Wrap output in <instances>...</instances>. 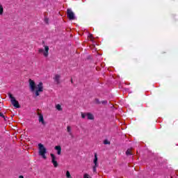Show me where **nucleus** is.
<instances>
[{
  "instance_id": "1",
  "label": "nucleus",
  "mask_w": 178,
  "mask_h": 178,
  "mask_svg": "<svg viewBox=\"0 0 178 178\" xmlns=\"http://www.w3.org/2000/svg\"><path fill=\"white\" fill-rule=\"evenodd\" d=\"M29 87L32 92L35 91V95L36 97L40 95V92H42L44 91V86L42 82H40L38 85H35V82L34 81L29 79Z\"/></svg>"
},
{
  "instance_id": "2",
  "label": "nucleus",
  "mask_w": 178,
  "mask_h": 178,
  "mask_svg": "<svg viewBox=\"0 0 178 178\" xmlns=\"http://www.w3.org/2000/svg\"><path fill=\"white\" fill-rule=\"evenodd\" d=\"M38 149H39V155L40 156H42L43 159H47V156H45V154H47V148L42 145V143H39L38 145Z\"/></svg>"
},
{
  "instance_id": "3",
  "label": "nucleus",
  "mask_w": 178,
  "mask_h": 178,
  "mask_svg": "<svg viewBox=\"0 0 178 178\" xmlns=\"http://www.w3.org/2000/svg\"><path fill=\"white\" fill-rule=\"evenodd\" d=\"M8 97L10 99L12 105H13V106H15V108H20L19 102L17 100H16V99L15 98V97H13V95L12 94L9 93Z\"/></svg>"
},
{
  "instance_id": "4",
  "label": "nucleus",
  "mask_w": 178,
  "mask_h": 178,
  "mask_svg": "<svg viewBox=\"0 0 178 178\" xmlns=\"http://www.w3.org/2000/svg\"><path fill=\"white\" fill-rule=\"evenodd\" d=\"M39 54H42L44 56V58H48V55H49V47L44 46V49H39Z\"/></svg>"
},
{
  "instance_id": "5",
  "label": "nucleus",
  "mask_w": 178,
  "mask_h": 178,
  "mask_svg": "<svg viewBox=\"0 0 178 178\" xmlns=\"http://www.w3.org/2000/svg\"><path fill=\"white\" fill-rule=\"evenodd\" d=\"M67 16L70 20H74L76 19V16H74V13L72 10V9L68 8L67 10Z\"/></svg>"
},
{
  "instance_id": "6",
  "label": "nucleus",
  "mask_w": 178,
  "mask_h": 178,
  "mask_svg": "<svg viewBox=\"0 0 178 178\" xmlns=\"http://www.w3.org/2000/svg\"><path fill=\"white\" fill-rule=\"evenodd\" d=\"M50 156L51 158V163H53L54 168H58V158H56V156H55L54 154H51Z\"/></svg>"
},
{
  "instance_id": "7",
  "label": "nucleus",
  "mask_w": 178,
  "mask_h": 178,
  "mask_svg": "<svg viewBox=\"0 0 178 178\" xmlns=\"http://www.w3.org/2000/svg\"><path fill=\"white\" fill-rule=\"evenodd\" d=\"M93 163L95 164V166L93 167V172H97V168H98V157L97 156V154H95Z\"/></svg>"
},
{
  "instance_id": "8",
  "label": "nucleus",
  "mask_w": 178,
  "mask_h": 178,
  "mask_svg": "<svg viewBox=\"0 0 178 178\" xmlns=\"http://www.w3.org/2000/svg\"><path fill=\"white\" fill-rule=\"evenodd\" d=\"M54 80L56 84H59V83H60V75L56 74L54 77Z\"/></svg>"
},
{
  "instance_id": "9",
  "label": "nucleus",
  "mask_w": 178,
  "mask_h": 178,
  "mask_svg": "<svg viewBox=\"0 0 178 178\" xmlns=\"http://www.w3.org/2000/svg\"><path fill=\"white\" fill-rule=\"evenodd\" d=\"M54 149L57 151V154L60 155L62 154V147L60 145L55 146Z\"/></svg>"
},
{
  "instance_id": "10",
  "label": "nucleus",
  "mask_w": 178,
  "mask_h": 178,
  "mask_svg": "<svg viewBox=\"0 0 178 178\" xmlns=\"http://www.w3.org/2000/svg\"><path fill=\"white\" fill-rule=\"evenodd\" d=\"M39 122L42 124H45V121H44V115L42 114H39Z\"/></svg>"
},
{
  "instance_id": "11",
  "label": "nucleus",
  "mask_w": 178,
  "mask_h": 178,
  "mask_svg": "<svg viewBox=\"0 0 178 178\" xmlns=\"http://www.w3.org/2000/svg\"><path fill=\"white\" fill-rule=\"evenodd\" d=\"M86 116L89 120H94V115L90 113H88L86 114Z\"/></svg>"
},
{
  "instance_id": "12",
  "label": "nucleus",
  "mask_w": 178,
  "mask_h": 178,
  "mask_svg": "<svg viewBox=\"0 0 178 178\" xmlns=\"http://www.w3.org/2000/svg\"><path fill=\"white\" fill-rule=\"evenodd\" d=\"M2 15H3V6L0 2V16H2Z\"/></svg>"
},
{
  "instance_id": "13",
  "label": "nucleus",
  "mask_w": 178,
  "mask_h": 178,
  "mask_svg": "<svg viewBox=\"0 0 178 178\" xmlns=\"http://www.w3.org/2000/svg\"><path fill=\"white\" fill-rule=\"evenodd\" d=\"M67 131L69 133L70 136H72V127H70V126L67 127Z\"/></svg>"
},
{
  "instance_id": "14",
  "label": "nucleus",
  "mask_w": 178,
  "mask_h": 178,
  "mask_svg": "<svg viewBox=\"0 0 178 178\" xmlns=\"http://www.w3.org/2000/svg\"><path fill=\"white\" fill-rule=\"evenodd\" d=\"M56 109H57V111H62V106H60V104L56 105Z\"/></svg>"
},
{
  "instance_id": "15",
  "label": "nucleus",
  "mask_w": 178,
  "mask_h": 178,
  "mask_svg": "<svg viewBox=\"0 0 178 178\" xmlns=\"http://www.w3.org/2000/svg\"><path fill=\"white\" fill-rule=\"evenodd\" d=\"M127 155H131V149H128L126 152Z\"/></svg>"
},
{
  "instance_id": "16",
  "label": "nucleus",
  "mask_w": 178,
  "mask_h": 178,
  "mask_svg": "<svg viewBox=\"0 0 178 178\" xmlns=\"http://www.w3.org/2000/svg\"><path fill=\"white\" fill-rule=\"evenodd\" d=\"M86 116H87V113H81L82 119H86Z\"/></svg>"
},
{
  "instance_id": "17",
  "label": "nucleus",
  "mask_w": 178,
  "mask_h": 178,
  "mask_svg": "<svg viewBox=\"0 0 178 178\" xmlns=\"http://www.w3.org/2000/svg\"><path fill=\"white\" fill-rule=\"evenodd\" d=\"M83 178H91V177H90V175L88 174H84Z\"/></svg>"
},
{
  "instance_id": "18",
  "label": "nucleus",
  "mask_w": 178,
  "mask_h": 178,
  "mask_svg": "<svg viewBox=\"0 0 178 178\" xmlns=\"http://www.w3.org/2000/svg\"><path fill=\"white\" fill-rule=\"evenodd\" d=\"M104 144L106 145V144H110V143L108 141V140H105L104 141Z\"/></svg>"
},
{
  "instance_id": "19",
  "label": "nucleus",
  "mask_w": 178,
  "mask_h": 178,
  "mask_svg": "<svg viewBox=\"0 0 178 178\" xmlns=\"http://www.w3.org/2000/svg\"><path fill=\"white\" fill-rule=\"evenodd\" d=\"M0 116H1V118H5V115H3V114L2 113H0Z\"/></svg>"
},
{
  "instance_id": "20",
  "label": "nucleus",
  "mask_w": 178,
  "mask_h": 178,
  "mask_svg": "<svg viewBox=\"0 0 178 178\" xmlns=\"http://www.w3.org/2000/svg\"><path fill=\"white\" fill-rule=\"evenodd\" d=\"M19 178H24V177H23V176H19Z\"/></svg>"
},
{
  "instance_id": "21",
  "label": "nucleus",
  "mask_w": 178,
  "mask_h": 178,
  "mask_svg": "<svg viewBox=\"0 0 178 178\" xmlns=\"http://www.w3.org/2000/svg\"><path fill=\"white\" fill-rule=\"evenodd\" d=\"M102 104H105V102H102Z\"/></svg>"
}]
</instances>
